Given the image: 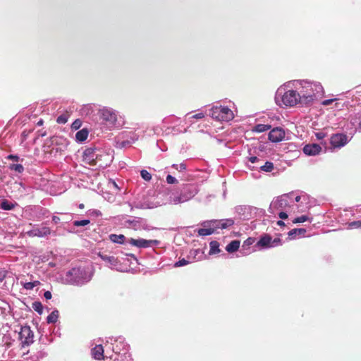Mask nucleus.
Segmentation results:
<instances>
[{"label":"nucleus","mask_w":361,"mask_h":361,"mask_svg":"<svg viewBox=\"0 0 361 361\" xmlns=\"http://www.w3.org/2000/svg\"><path fill=\"white\" fill-rule=\"evenodd\" d=\"M256 207L248 205H239L235 207V212L243 219H249L252 217V212Z\"/></svg>","instance_id":"17"},{"label":"nucleus","mask_w":361,"mask_h":361,"mask_svg":"<svg viewBox=\"0 0 361 361\" xmlns=\"http://www.w3.org/2000/svg\"><path fill=\"white\" fill-rule=\"evenodd\" d=\"M180 124L181 120L180 118L170 116L164 118L160 126L154 127L153 131L157 135H177L183 132Z\"/></svg>","instance_id":"6"},{"label":"nucleus","mask_w":361,"mask_h":361,"mask_svg":"<svg viewBox=\"0 0 361 361\" xmlns=\"http://www.w3.org/2000/svg\"><path fill=\"white\" fill-rule=\"evenodd\" d=\"M204 117V114L203 113H198L192 116L193 118L201 119Z\"/></svg>","instance_id":"57"},{"label":"nucleus","mask_w":361,"mask_h":361,"mask_svg":"<svg viewBox=\"0 0 361 361\" xmlns=\"http://www.w3.org/2000/svg\"><path fill=\"white\" fill-rule=\"evenodd\" d=\"M293 85L294 88L298 90L301 97V106H309L312 104L318 97L324 94V88L318 82L295 80L289 81L288 85Z\"/></svg>","instance_id":"1"},{"label":"nucleus","mask_w":361,"mask_h":361,"mask_svg":"<svg viewBox=\"0 0 361 361\" xmlns=\"http://www.w3.org/2000/svg\"><path fill=\"white\" fill-rule=\"evenodd\" d=\"M349 226L351 228H361V221H352L349 224Z\"/></svg>","instance_id":"49"},{"label":"nucleus","mask_w":361,"mask_h":361,"mask_svg":"<svg viewBox=\"0 0 361 361\" xmlns=\"http://www.w3.org/2000/svg\"><path fill=\"white\" fill-rule=\"evenodd\" d=\"M39 284V281H35L33 282H26L23 284V286L26 290H32L35 286Z\"/></svg>","instance_id":"40"},{"label":"nucleus","mask_w":361,"mask_h":361,"mask_svg":"<svg viewBox=\"0 0 361 361\" xmlns=\"http://www.w3.org/2000/svg\"><path fill=\"white\" fill-rule=\"evenodd\" d=\"M88 134V130L87 128H82L75 133V140L78 142H82L87 138Z\"/></svg>","instance_id":"28"},{"label":"nucleus","mask_w":361,"mask_h":361,"mask_svg":"<svg viewBox=\"0 0 361 361\" xmlns=\"http://www.w3.org/2000/svg\"><path fill=\"white\" fill-rule=\"evenodd\" d=\"M357 129L360 132H361V118H360V121L359 122V124H358V126H357Z\"/></svg>","instance_id":"64"},{"label":"nucleus","mask_w":361,"mask_h":361,"mask_svg":"<svg viewBox=\"0 0 361 361\" xmlns=\"http://www.w3.org/2000/svg\"><path fill=\"white\" fill-rule=\"evenodd\" d=\"M254 243V239L252 238H248L245 240L241 247V249L239 250V252L243 255H247L251 253L250 245Z\"/></svg>","instance_id":"25"},{"label":"nucleus","mask_w":361,"mask_h":361,"mask_svg":"<svg viewBox=\"0 0 361 361\" xmlns=\"http://www.w3.org/2000/svg\"><path fill=\"white\" fill-rule=\"evenodd\" d=\"M18 204L16 202H12L6 199L0 200V209L6 211H10L13 209Z\"/></svg>","instance_id":"27"},{"label":"nucleus","mask_w":361,"mask_h":361,"mask_svg":"<svg viewBox=\"0 0 361 361\" xmlns=\"http://www.w3.org/2000/svg\"><path fill=\"white\" fill-rule=\"evenodd\" d=\"M90 223L89 219L75 220L73 222V225L75 227L85 226Z\"/></svg>","instance_id":"41"},{"label":"nucleus","mask_w":361,"mask_h":361,"mask_svg":"<svg viewBox=\"0 0 361 361\" xmlns=\"http://www.w3.org/2000/svg\"><path fill=\"white\" fill-rule=\"evenodd\" d=\"M291 202L290 195L284 194L279 196L271 202L269 209V212L274 214L276 210L283 209L289 207Z\"/></svg>","instance_id":"13"},{"label":"nucleus","mask_w":361,"mask_h":361,"mask_svg":"<svg viewBox=\"0 0 361 361\" xmlns=\"http://www.w3.org/2000/svg\"><path fill=\"white\" fill-rule=\"evenodd\" d=\"M178 164H172V166H171V167H172L173 169H176V170H177V171H178Z\"/></svg>","instance_id":"63"},{"label":"nucleus","mask_w":361,"mask_h":361,"mask_svg":"<svg viewBox=\"0 0 361 361\" xmlns=\"http://www.w3.org/2000/svg\"><path fill=\"white\" fill-rule=\"evenodd\" d=\"M99 114L102 123L109 130L114 128H119L123 123V118L118 111L112 108L103 107L99 110Z\"/></svg>","instance_id":"7"},{"label":"nucleus","mask_w":361,"mask_h":361,"mask_svg":"<svg viewBox=\"0 0 361 361\" xmlns=\"http://www.w3.org/2000/svg\"><path fill=\"white\" fill-rule=\"evenodd\" d=\"M282 245V240L280 238L274 239L269 234H264L260 236L257 243V246L260 250H267L272 247H279Z\"/></svg>","instance_id":"12"},{"label":"nucleus","mask_w":361,"mask_h":361,"mask_svg":"<svg viewBox=\"0 0 361 361\" xmlns=\"http://www.w3.org/2000/svg\"><path fill=\"white\" fill-rule=\"evenodd\" d=\"M126 217L123 216V226L129 229H133L134 231H152L157 230V228L153 227L148 224L147 220L146 219L138 217V216H130L128 219H125Z\"/></svg>","instance_id":"9"},{"label":"nucleus","mask_w":361,"mask_h":361,"mask_svg":"<svg viewBox=\"0 0 361 361\" xmlns=\"http://www.w3.org/2000/svg\"><path fill=\"white\" fill-rule=\"evenodd\" d=\"M44 297L46 300H50L52 297L51 293L49 290H47L44 293Z\"/></svg>","instance_id":"56"},{"label":"nucleus","mask_w":361,"mask_h":361,"mask_svg":"<svg viewBox=\"0 0 361 361\" xmlns=\"http://www.w3.org/2000/svg\"><path fill=\"white\" fill-rule=\"evenodd\" d=\"M60 218L57 216H52V221L55 224H59L60 222Z\"/></svg>","instance_id":"60"},{"label":"nucleus","mask_w":361,"mask_h":361,"mask_svg":"<svg viewBox=\"0 0 361 361\" xmlns=\"http://www.w3.org/2000/svg\"><path fill=\"white\" fill-rule=\"evenodd\" d=\"M279 216L281 219H286L288 218V214H287V213H286L284 212H280L279 213Z\"/></svg>","instance_id":"58"},{"label":"nucleus","mask_w":361,"mask_h":361,"mask_svg":"<svg viewBox=\"0 0 361 361\" xmlns=\"http://www.w3.org/2000/svg\"><path fill=\"white\" fill-rule=\"evenodd\" d=\"M18 339L21 342L22 348L30 346L34 342V333L27 325L21 326L18 332Z\"/></svg>","instance_id":"14"},{"label":"nucleus","mask_w":361,"mask_h":361,"mask_svg":"<svg viewBox=\"0 0 361 361\" xmlns=\"http://www.w3.org/2000/svg\"><path fill=\"white\" fill-rule=\"evenodd\" d=\"M126 257H115L110 256L105 253H99V257L106 263V265L111 269H115L121 272H126L129 270L131 262L129 257H132L134 260H137L136 257L133 254H126Z\"/></svg>","instance_id":"5"},{"label":"nucleus","mask_w":361,"mask_h":361,"mask_svg":"<svg viewBox=\"0 0 361 361\" xmlns=\"http://www.w3.org/2000/svg\"><path fill=\"white\" fill-rule=\"evenodd\" d=\"M306 229L305 228H293L292 230H290L288 233V238L290 239H294L295 238V237L298 235V236H304L305 234L306 233Z\"/></svg>","instance_id":"29"},{"label":"nucleus","mask_w":361,"mask_h":361,"mask_svg":"<svg viewBox=\"0 0 361 361\" xmlns=\"http://www.w3.org/2000/svg\"><path fill=\"white\" fill-rule=\"evenodd\" d=\"M99 150L96 147H88L82 153L83 161L92 166L97 164V159L99 157Z\"/></svg>","instance_id":"15"},{"label":"nucleus","mask_w":361,"mask_h":361,"mask_svg":"<svg viewBox=\"0 0 361 361\" xmlns=\"http://www.w3.org/2000/svg\"><path fill=\"white\" fill-rule=\"evenodd\" d=\"M94 275V269L91 265H80L67 271L63 277L66 284L82 286L90 282Z\"/></svg>","instance_id":"2"},{"label":"nucleus","mask_w":361,"mask_h":361,"mask_svg":"<svg viewBox=\"0 0 361 361\" xmlns=\"http://www.w3.org/2000/svg\"><path fill=\"white\" fill-rule=\"evenodd\" d=\"M92 355L96 360H101L109 358V354L106 353V348L102 345H97L92 349Z\"/></svg>","instance_id":"21"},{"label":"nucleus","mask_w":361,"mask_h":361,"mask_svg":"<svg viewBox=\"0 0 361 361\" xmlns=\"http://www.w3.org/2000/svg\"><path fill=\"white\" fill-rule=\"evenodd\" d=\"M160 242L157 240H148V247L159 245Z\"/></svg>","instance_id":"50"},{"label":"nucleus","mask_w":361,"mask_h":361,"mask_svg":"<svg viewBox=\"0 0 361 361\" xmlns=\"http://www.w3.org/2000/svg\"><path fill=\"white\" fill-rule=\"evenodd\" d=\"M315 135L318 140H322L326 136V134L323 132H319L317 133Z\"/></svg>","instance_id":"55"},{"label":"nucleus","mask_w":361,"mask_h":361,"mask_svg":"<svg viewBox=\"0 0 361 361\" xmlns=\"http://www.w3.org/2000/svg\"><path fill=\"white\" fill-rule=\"evenodd\" d=\"M260 169L265 172H271L274 169V164L271 161H266L263 166H260Z\"/></svg>","instance_id":"39"},{"label":"nucleus","mask_w":361,"mask_h":361,"mask_svg":"<svg viewBox=\"0 0 361 361\" xmlns=\"http://www.w3.org/2000/svg\"><path fill=\"white\" fill-rule=\"evenodd\" d=\"M189 263H190V262L188 260H186L185 259L183 258L180 260H178V262H176L174 264V267H183V266L188 264Z\"/></svg>","instance_id":"46"},{"label":"nucleus","mask_w":361,"mask_h":361,"mask_svg":"<svg viewBox=\"0 0 361 361\" xmlns=\"http://www.w3.org/2000/svg\"><path fill=\"white\" fill-rule=\"evenodd\" d=\"M209 115L219 121H231L234 116L233 111L225 106H214L209 110Z\"/></svg>","instance_id":"10"},{"label":"nucleus","mask_w":361,"mask_h":361,"mask_svg":"<svg viewBox=\"0 0 361 361\" xmlns=\"http://www.w3.org/2000/svg\"><path fill=\"white\" fill-rule=\"evenodd\" d=\"M178 171L179 172L184 171H185V170H186V169H187L186 164H185V163H183H183H181V164H178Z\"/></svg>","instance_id":"52"},{"label":"nucleus","mask_w":361,"mask_h":361,"mask_svg":"<svg viewBox=\"0 0 361 361\" xmlns=\"http://www.w3.org/2000/svg\"><path fill=\"white\" fill-rule=\"evenodd\" d=\"M7 159H10V160H13V161H18L20 157L18 156V155H15V154H9L8 157H7Z\"/></svg>","instance_id":"53"},{"label":"nucleus","mask_w":361,"mask_h":361,"mask_svg":"<svg viewBox=\"0 0 361 361\" xmlns=\"http://www.w3.org/2000/svg\"><path fill=\"white\" fill-rule=\"evenodd\" d=\"M27 235L30 237H39L43 238L49 235L51 233V230L49 227L34 226L32 229L27 231Z\"/></svg>","instance_id":"18"},{"label":"nucleus","mask_w":361,"mask_h":361,"mask_svg":"<svg viewBox=\"0 0 361 361\" xmlns=\"http://www.w3.org/2000/svg\"><path fill=\"white\" fill-rule=\"evenodd\" d=\"M90 214L94 215L95 216H101L102 212L99 210L93 209L92 211H90Z\"/></svg>","instance_id":"54"},{"label":"nucleus","mask_w":361,"mask_h":361,"mask_svg":"<svg viewBox=\"0 0 361 361\" xmlns=\"http://www.w3.org/2000/svg\"><path fill=\"white\" fill-rule=\"evenodd\" d=\"M197 233L199 235L201 236H207L210 235L214 233V228L211 227H205L202 228H199L197 230Z\"/></svg>","instance_id":"33"},{"label":"nucleus","mask_w":361,"mask_h":361,"mask_svg":"<svg viewBox=\"0 0 361 361\" xmlns=\"http://www.w3.org/2000/svg\"><path fill=\"white\" fill-rule=\"evenodd\" d=\"M59 316V311L57 310H54L52 311L47 317V322L48 324H54L57 322Z\"/></svg>","instance_id":"32"},{"label":"nucleus","mask_w":361,"mask_h":361,"mask_svg":"<svg viewBox=\"0 0 361 361\" xmlns=\"http://www.w3.org/2000/svg\"><path fill=\"white\" fill-rule=\"evenodd\" d=\"M330 142L333 147L341 148L345 146L349 142V140L346 135L337 133L331 136Z\"/></svg>","instance_id":"19"},{"label":"nucleus","mask_w":361,"mask_h":361,"mask_svg":"<svg viewBox=\"0 0 361 361\" xmlns=\"http://www.w3.org/2000/svg\"><path fill=\"white\" fill-rule=\"evenodd\" d=\"M209 245H210L209 254H216V253H219L220 252L219 244L218 242H216V241H212L209 243Z\"/></svg>","instance_id":"36"},{"label":"nucleus","mask_w":361,"mask_h":361,"mask_svg":"<svg viewBox=\"0 0 361 361\" xmlns=\"http://www.w3.org/2000/svg\"><path fill=\"white\" fill-rule=\"evenodd\" d=\"M166 181L168 184H176L178 180L173 176L168 174L166 178Z\"/></svg>","instance_id":"45"},{"label":"nucleus","mask_w":361,"mask_h":361,"mask_svg":"<svg viewBox=\"0 0 361 361\" xmlns=\"http://www.w3.org/2000/svg\"><path fill=\"white\" fill-rule=\"evenodd\" d=\"M200 192L198 183H186L180 185L169 196V202L172 204H180L192 200Z\"/></svg>","instance_id":"3"},{"label":"nucleus","mask_w":361,"mask_h":361,"mask_svg":"<svg viewBox=\"0 0 361 361\" xmlns=\"http://www.w3.org/2000/svg\"><path fill=\"white\" fill-rule=\"evenodd\" d=\"M270 128H271L270 125L257 124L254 127L253 131L257 132V133H263V132H265V131L268 130L269 129H270Z\"/></svg>","instance_id":"35"},{"label":"nucleus","mask_w":361,"mask_h":361,"mask_svg":"<svg viewBox=\"0 0 361 361\" xmlns=\"http://www.w3.org/2000/svg\"><path fill=\"white\" fill-rule=\"evenodd\" d=\"M109 360L111 361H132L131 355L126 351L125 353H121L118 354L109 355Z\"/></svg>","instance_id":"24"},{"label":"nucleus","mask_w":361,"mask_h":361,"mask_svg":"<svg viewBox=\"0 0 361 361\" xmlns=\"http://www.w3.org/2000/svg\"><path fill=\"white\" fill-rule=\"evenodd\" d=\"M204 227H211L214 228V231H215L217 228H220L221 225V220H211L204 221L202 224Z\"/></svg>","instance_id":"31"},{"label":"nucleus","mask_w":361,"mask_h":361,"mask_svg":"<svg viewBox=\"0 0 361 361\" xmlns=\"http://www.w3.org/2000/svg\"><path fill=\"white\" fill-rule=\"evenodd\" d=\"M32 307L35 311H36L39 314H42L43 313V305L39 301H35L32 303Z\"/></svg>","instance_id":"38"},{"label":"nucleus","mask_w":361,"mask_h":361,"mask_svg":"<svg viewBox=\"0 0 361 361\" xmlns=\"http://www.w3.org/2000/svg\"><path fill=\"white\" fill-rule=\"evenodd\" d=\"M106 354H118L128 351L129 345L123 336H111L106 338L104 343Z\"/></svg>","instance_id":"8"},{"label":"nucleus","mask_w":361,"mask_h":361,"mask_svg":"<svg viewBox=\"0 0 361 361\" xmlns=\"http://www.w3.org/2000/svg\"><path fill=\"white\" fill-rule=\"evenodd\" d=\"M234 220L233 219H221V225L220 228L221 229H226L234 224Z\"/></svg>","instance_id":"34"},{"label":"nucleus","mask_w":361,"mask_h":361,"mask_svg":"<svg viewBox=\"0 0 361 361\" xmlns=\"http://www.w3.org/2000/svg\"><path fill=\"white\" fill-rule=\"evenodd\" d=\"M240 247V241L234 240L230 242L226 247V250L229 253H233L238 250Z\"/></svg>","instance_id":"30"},{"label":"nucleus","mask_w":361,"mask_h":361,"mask_svg":"<svg viewBox=\"0 0 361 361\" xmlns=\"http://www.w3.org/2000/svg\"><path fill=\"white\" fill-rule=\"evenodd\" d=\"M47 209L40 206H32L29 207V219L32 221H40L47 214Z\"/></svg>","instance_id":"16"},{"label":"nucleus","mask_w":361,"mask_h":361,"mask_svg":"<svg viewBox=\"0 0 361 361\" xmlns=\"http://www.w3.org/2000/svg\"><path fill=\"white\" fill-rule=\"evenodd\" d=\"M337 99L334 98V99H325L324 101L322 102V105L323 106H328V105H330L331 104H332L334 101H336Z\"/></svg>","instance_id":"51"},{"label":"nucleus","mask_w":361,"mask_h":361,"mask_svg":"<svg viewBox=\"0 0 361 361\" xmlns=\"http://www.w3.org/2000/svg\"><path fill=\"white\" fill-rule=\"evenodd\" d=\"M248 159L252 164L257 162L259 160V159L256 156H251L248 158Z\"/></svg>","instance_id":"59"},{"label":"nucleus","mask_w":361,"mask_h":361,"mask_svg":"<svg viewBox=\"0 0 361 361\" xmlns=\"http://www.w3.org/2000/svg\"><path fill=\"white\" fill-rule=\"evenodd\" d=\"M129 245L135 246L138 248H148V240L144 238H129Z\"/></svg>","instance_id":"26"},{"label":"nucleus","mask_w":361,"mask_h":361,"mask_svg":"<svg viewBox=\"0 0 361 361\" xmlns=\"http://www.w3.org/2000/svg\"><path fill=\"white\" fill-rule=\"evenodd\" d=\"M9 169L11 171H15L18 173H22L24 171V167L22 164H10Z\"/></svg>","instance_id":"37"},{"label":"nucleus","mask_w":361,"mask_h":361,"mask_svg":"<svg viewBox=\"0 0 361 361\" xmlns=\"http://www.w3.org/2000/svg\"><path fill=\"white\" fill-rule=\"evenodd\" d=\"M200 253V250L199 249H195V250H191L190 251V256H192L194 259H197V260L200 259H201V256H200L199 257H196V256Z\"/></svg>","instance_id":"48"},{"label":"nucleus","mask_w":361,"mask_h":361,"mask_svg":"<svg viewBox=\"0 0 361 361\" xmlns=\"http://www.w3.org/2000/svg\"><path fill=\"white\" fill-rule=\"evenodd\" d=\"M127 204L130 208V212H132L134 208L140 209H154L159 205L158 202L150 201L149 198L146 197H143L142 199L137 197L131 202H127Z\"/></svg>","instance_id":"11"},{"label":"nucleus","mask_w":361,"mask_h":361,"mask_svg":"<svg viewBox=\"0 0 361 361\" xmlns=\"http://www.w3.org/2000/svg\"><path fill=\"white\" fill-rule=\"evenodd\" d=\"M82 125V122L80 119L75 120L71 124V128L73 130H78Z\"/></svg>","instance_id":"47"},{"label":"nucleus","mask_w":361,"mask_h":361,"mask_svg":"<svg viewBox=\"0 0 361 361\" xmlns=\"http://www.w3.org/2000/svg\"><path fill=\"white\" fill-rule=\"evenodd\" d=\"M68 121V116L65 114H61L56 118V122L59 124H64Z\"/></svg>","instance_id":"44"},{"label":"nucleus","mask_w":361,"mask_h":361,"mask_svg":"<svg viewBox=\"0 0 361 361\" xmlns=\"http://www.w3.org/2000/svg\"><path fill=\"white\" fill-rule=\"evenodd\" d=\"M303 153L307 156H315L320 153L322 147L319 145L313 143L304 146L302 149Z\"/></svg>","instance_id":"22"},{"label":"nucleus","mask_w":361,"mask_h":361,"mask_svg":"<svg viewBox=\"0 0 361 361\" xmlns=\"http://www.w3.org/2000/svg\"><path fill=\"white\" fill-rule=\"evenodd\" d=\"M5 274L0 273V282H1L5 279Z\"/></svg>","instance_id":"61"},{"label":"nucleus","mask_w":361,"mask_h":361,"mask_svg":"<svg viewBox=\"0 0 361 361\" xmlns=\"http://www.w3.org/2000/svg\"><path fill=\"white\" fill-rule=\"evenodd\" d=\"M140 176L145 181H149L152 179L151 173L145 169H142L140 171Z\"/></svg>","instance_id":"43"},{"label":"nucleus","mask_w":361,"mask_h":361,"mask_svg":"<svg viewBox=\"0 0 361 361\" xmlns=\"http://www.w3.org/2000/svg\"><path fill=\"white\" fill-rule=\"evenodd\" d=\"M312 218L310 219L306 215H302L300 216H298L297 218H295L293 222L294 224H298V223H303L306 221H310V222L312 221Z\"/></svg>","instance_id":"42"},{"label":"nucleus","mask_w":361,"mask_h":361,"mask_svg":"<svg viewBox=\"0 0 361 361\" xmlns=\"http://www.w3.org/2000/svg\"><path fill=\"white\" fill-rule=\"evenodd\" d=\"M109 238L112 243L124 245L126 246L129 245V238H126L123 234H110Z\"/></svg>","instance_id":"23"},{"label":"nucleus","mask_w":361,"mask_h":361,"mask_svg":"<svg viewBox=\"0 0 361 361\" xmlns=\"http://www.w3.org/2000/svg\"><path fill=\"white\" fill-rule=\"evenodd\" d=\"M288 82L278 88L275 94V101L279 106H294L300 104L301 97L298 89L287 90V87H293V85H288Z\"/></svg>","instance_id":"4"},{"label":"nucleus","mask_w":361,"mask_h":361,"mask_svg":"<svg viewBox=\"0 0 361 361\" xmlns=\"http://www.w3.org/2000/svg\"><path fill=\"white\" fill-rule=\"evenodd\" d=\"M277 224H278L279 226H284V225H285L284 222H283V221H281V220L278 221H277Z\"/></svg>","instance_id":"62"},{"label":"nucleus","mask_w":361,"mask_h":361,"mask_svg":"<svg viewBox=\"0 0 361 361\" xmlns=\"http://www.w3.org/2000/svg\"><path fill=\"white\" fill-rule=\"evenodd\" d=\"M285 135L282 128L276 127L269 133V140L272 142H279L284 139Z\"/></svg>","instance_id":"20"}]
</instances>
